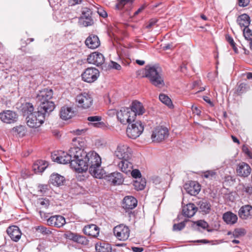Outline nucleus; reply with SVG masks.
Here are the masks:
<instances>
[{
	"mask_svg": "<svg viewBox=\"0 0 252 252\" xmlns=\"http://www.w3.org/2000/svg\"><path fill=\"white\" fill-rule=\"evenodd\" d=\"M185 226V222L182 221L177 224L173 225V229L174 231H180L183 229Z\"/></svg>",
	"mask_w": 252,
	"mask_h": 252,
	"instance_id": "nucleus-51",
	"label": "nucleus"
},
{
	"mask_svg": "<svg viewBox=\"0 0 252 252\" xmlns=\"http://www.w3.org/2000/svg\"><path fill=\"white\" fill-rule=\"evenodd\" d=\"M159 99L163 104L166 105L169 107L171 108L173 106V104L171 99L166 94H161L159 95Z\"/></svg>",
	"mask_w": 252,
	"mask_h": 252,
	"instance_id": "nucleus-44",
	"label": "nucleus"
},
{
	"mask_svg": "<svg viewBox=\"0 0 252 252\" xmlns=\"http://www.w3.org/2000/svg\"><path fill=\"white\" fill-rule=\"evenodd\" d=\"M18 118V114L11 110H4L0 113V119L4 123L9 124L14 123L17 121Z\"/></svg>",
	"mask_w": 252,
	"mask_h": 252,
	"instance_id": "nucleus-13",
	"label": "nucleus"
},
{
	"mask_svg": "<svg viewBox=\"0 0 252 252\" xmlns=\"http://www.w3.org/2000/svg\"><path fill=\"white\" fill-rule=\"evenodd\" d=\"M37 204L41 208L47 209L50 205L49 200L46 198H41L37 200Z\"/></svg>",
	"mask_w": 252,
	"mask_h": 252,
	"instance_id": "nucleus-45",
	"label": "nucleus"
},
{
	"mask_svg": "<svg viewBox=\"0 0 252 252\" xmlns=\"http://www.w3.org/2000/svg\"><path fill=\"white\" fill-rule=\"evenodd\" d=\"M65 179L64 177L59 174H52L50 178L49 183L55 186H60L63 185Z\"/></svg>",
	"mask_w": 252,
	"mask_h": 252,
	"instance_id": "nucleus-32",
	"label": "nucleus"
},
{
	"mask_svg": "<svg viewBox=\"0 0 252 252\" xmlns=\"http://www.w3.org/2000/svg\"><path fill=\"white\" fill-rule=\"evenodd\" d=\"M92 17H79L78 23L80 26L83 27H88L93 24V20Z\"/></svg>",
	"mask_w": 252,
	"mask_h": 252,
	"instance_id": "nucleus-38",
	"label": "nucleus"
},
{
	"mask_svg": "<svg viewBox=\"0 0 252 252\" xmlns=\"http://www.w3.org/2000/svg\"><path fill=\"white\" fill-rule=\"evenodd\" d=\"M106 179L108 181L114 185L122 184L124 182V177L122 174L118 172L109 174L107 176Z\"/></svg>",
	"mask_w": 252,
	"mask_h": 252,
	"instance_id": "nucleus-23",
	"label": "nucleus"
},
{
	"mask_svg": "<svg viewBox=\"0 0 252 252\" xmlns=\"http://www.w3.org/2000/svg\"><path fill=\"white\" fill-rule=\"evenodd\" d=\"M131 152V149L127 145L120 144L118 145L114 155L121 160L130 159L132 156Z\"/></svg>",
	"mask_w": 252,
	"mask_h": 252,
	"instance_id": "nucleus-10",
	"label": "nucleus"
},
{
	"mask_svg": "<svg viewBox=\"0 0 252 252\" xmlns=\"http://www.w3.org/2000/svg\"><path fill=\"white\" fill-rule=\"evenodd\" d=\"M21 110L24 115L29 116L30 114L33 113L34 107L33 105L30 102H26L22 104Z\"/></svg>",
	"mask_w": 252,
	"mask_h": 252,
	"instance_id": "nucleus-36",
	"label": "nucleus"
},
{
	"mask_svg": "<svg viewBox=\"0 0 252 252\" xmlns=\"http://www.w3.org/2000/svg\"><path fill=\"white\" fill-rule=\"evenodd\" d=\"M251 172L250 166L246 163H240L236 168L237 175L241 177H248Z\"/></svg>",
	"mask_w": 252,
	"mask_h": 252,
	"instance_id": "nucleus-22",
	"label": "nucleus"
},
{
	"mask_svg": "<svg viewBox=\"0 0 252 252\" xmlns=\"http://www.w3.org/2000/svg\"><path fill=\"white\" fill-rule=\"evenodd\" d=\"M117 117L120 122L126 125L133 122L135 119V114L130 108L122 107L117 112Z\"/></svg>",
	"mask_w": 252,
	"mask_h": 252,
	"instance_id": "nucleus-4",
	"label": "nucleus"
},
{
	"mask_svg": "<svg viewBox=\"0 0 252 252\" xmlns=\"http://www.w3.org/2000/svg\"><path fill=\"white\" fill-rule=\"evenodd\" d=\"M192 109L193 111L197 115H199L201 113V111L198 109L196 106L194 107L192 106Z\"/></svg>",
	"mask_w": 252,
	"mask_h": 252,
	"instance_id": "nucleus-63",
	"label": "nucleus"
},
{
	"mask_svg": "<svg viewBox=\"0 0 252 252\" xmlns=\"http://www.w3.org/2000/svg\"><path fill=\"white\" fill-rule=\"evenodd\" d=\"M198 205L200 211L207 214L211 210V205L209 202L206 200H201L198 202Z\"/></svg>",
	"mask_w": 252,
	"mask_h": 252,
	"instance_id": "nucleus-37",
	"label": "nucleus"
},
{
	"mask_svg": "<svg viewBox=\"0 0 252 252\" xmlns=\"http://www.w3.org/2000/svg\"><path fill=\"white\" fill-rule=\"evenodd\" d=\"M77 159L78 163L74 161L71 163L76 171L81 173L89 169L90 174L95 178L101 179L103 177V170L101 167V159L96 152H86L83 157Z\"/></svg>",
	"mask_w": 252,
	"mask_h": 252,
	"instance_id": "nucleus-1",
	"label": "nucleus"
},
{
	"mask_svg": "<svg viewBox=\"0 0 252 252\" xmlns=\"http://www.w3.org/2000/svg\"><path fill=\"white\" fill-rule=\"evenodd\" d=\"M111 66L113 68L117 70H120L121 69V66L119 64L115 62H111Z\"/></svg>",
	"mask_w": 252,
	"mask_h": 252,
	"instance_id": "nucleus-62",
	"label": "nucleus"
},
{
	"mask_svg": "<svg viewBox=\"0 0 252 252\" xmlns=\"http://www.w3.org/2000/svg\"><path fill=\"white\" fill-rule=\"evenodd\" d=\"M13 133L19 137H23L26 134V128L24 126H19L14 127L12 129Z\"/></svg>",
	"mask_w": 252,
	"mask_h": 252,
	"instance_id": "nucleus-40",
	"label": "nucleus"
},
{
	"mask_svg": "<svg viewBox=\"0 0 252 252\" xmlns=\"http://www.w3.org/2000/svg\"><path fill=\"white\" fill-rule=\"evenodd\" d=\"M243 35L245 39L247 40L252 41V32L248 28L243 29Z\"/></svg>",
	"mask_w": 252,
	"mask_h": 252,
	"instance_id": "nucleus-47",
	"label": "nucleus"
},
{
	"mask_svg": "<svg viewBox=\"0 0 252 252\" xmlns=\"http://www.w3.org/2000/svg\"><path fill=\"white\" fill-rule=\"evenodd\" d=\"M36 230L44 234H47L51 233V231L47 229V228L43 226H39Z\"/></svg>",
	"mask_w": 252,
	"mask_h": 252,
	"instance_id": "nucleus-54",
	"label": "nucleus"
},
{
	"mask_svg": "<svg viewBox=\"0 0 252 252\" xmlns=\"http://www.w3.org/2000/svg\"><path fill=\"white\" fill-rule=\"evenodd\" d=\"M38 189L41 193L44 194L49 189V186L47 185H40L38 186Z\"/></svg>",
	"mask_w": 252,
	"mask_h": 252,
	"instance_id": "nucleus-53",
	"label": "nucleus"
},
{
	"mask_svg": "<svg viewBox=\"0 0 252 252\" xmlns=\"http://www.w3.org/2000/svg\"><path fill=\"white\" fill-rule=\"evenodd\" d=\"M7 233L11 239L15 242L18 241L21 236V232L19 227L16 226L9 227L7 229Z\"/></svg>",
	"mask_w": 252,
	"mask_h": 252,
	"instance_id": "nucleus-25",
	"label": "nucleus"
},
{
	"mask_svg": "<svg viewBox=\"0 0 252 252\" xmlns=\"http://www.w3.org/2000/svg\"><path fill=\"white\" fill-rule=\"evenodd\" d=\"M145 76L148 78L151 83L158 88H161L165 85L162 75V71L158 65H147L145 68Z\"/></svg>",
	"mask_w": 252,
	"mask_h": 252,
	"instance_id": "nucleus-2",
	"label": "nucleus"
},
{
	"mask_svg": "<svg viewBox=\"0 0 252 252\" xmlns=\"http://www.w3.org/2000/svg\"><path fill=\"white\" fill-rule=\"evenodd\" d=\"M196 224L197 226L201 227L203 229H205L208 226L207 222L202 220L196 221Z\"/></svg>",
	"mask_w": 252,
	"mask_h": 252,
	"instance_id": "nucleus-56",
	"label": "nucleus"
},
{
	"mask_svg": "<svg viewBox=\"0 0 252 252\" xmlns=\"http://www.w3.org/2000/svg\"><path fill=\"white\" fill-rule=\"evenodd\" d=\"M222 219L227 224L232 225L237 222L238 217L236 214L228 211L223 214Z\"/></svg>",
	"mask_w": 252,
	"mask_h": 252,
	"instance_id": "nucleus-31",
	"label": "nucleus"
},
{
	"mask_svg": "<svg viewBox=\"0 0 252 252\" xmlns=\"http://www.w3.org/2000/svg\"><path fill=\"white\" fill-rule=\"evenodd\" d=\"M132 175V176L135 178H140L141 173L138 170H133L132 169L131 171L130 172Z\"/></svg>",
	"mask_w": 252,
	"mask_h": 252,
	"instance_id": "nucleus-57",
	"label": "nucleus"
},
{
	"mask_svg": "<svg viewBox=\"0 0 252 252\" xmlns=\"http://www.w3.org/2000/svg\"><path fill=\"white\" fill-rule=\"evenodd\" d=\"M95 249L97 252H111V247L110 244L100 242L95 245Z\"/></svg>",
	"mask_w": 252,
	"mask_h": 252,
	"instance_id": "nucleus-35",
	"label": "nucleus"
},
{
	"mask_svg": "<svg viewBox=\"0 0 252 252\" xmlns=\"http://www.w3.org/2000/svg\"><path fill=\"white\" fill-rule=\"evenodd\" d=\"M158 19L156 18H154L151 19L150 21L149 22L148 24L147 25L146 27L147 28H151L156 24V23L158 22Z\"/></svg>",
	"mask_w": 252,
	"mask_h": 252,
	"instance_id": "nucleus-58",
	"label": "nucleus"
},
{
	"mask_svg": "<svg viewBox=\"0 0 252 252\" xmlns=\"http://www.w3.org/2000/svg\"><path fill=\"white\" fill-rule=\"evenodd\" d=\"M47 166L46 163H43V161H39L34 164L33 169L36 173L42 172Z\"/></svg>",
	"mask_w": 252,
	"mask_h": 252,
	"instance_id": "nucleus-42",
	"label": "nucleus"
},
{
	"mask_svg": "<svg viewBox=\"0 0 252 252\" xmlns=\"http://www.w3.org/2000/svg\"><path fill=\"white\" fill-rule=\"evenodd\" d=\"M95 13H97L99 16H108L107 12L101 7L93 6V8L83 7L82 10V14L83 16H92L95 15Z\"/></svg>",
	"mask_w": 252,
	"mask_h": 252,
	"instance_id": "nucleus-16",
	"label": "nucleus"
},
{
	"mask_svg": "<svg viewBox=\"0 0 252 252\" xmlns=\"http://www.w3.org/2000/svg\"><path fill=\"white\" fill-rule=\"evenodd\" d=\"M129 159L121 160L117 164L118 168L126 174L129 173L133 168L132 164L129 161Z\"/></svg>",
	"mask_w": 252,
	"mask_h": 252,
	"instance_id": "nucleus-26",
	"label": "nucleus"
},
{
	"mask_svg": "<svg viewBox=\"0 0 252 252\" xmlns=\"http://www.w3.org/2000/svg\"><path fill=\"white\" fill-rule=\"evenodd\" d=\"M137 204V200L132 196H126L123 199V207L126 210L133 209Z\"/></svg>",
	"mask_w": 252,
	"mask_h": 252,
	"instance_id": "nucleus-24",
	"label": "nucleus"
},
{
	"mask_svg": "<svg viewBox=\"0 0 252 252\" xmlns=\"http://www.w3.org/2000/svg\"><path fill=\"white\" fill-rule=\"evenodd\" d=\"M88 121L90 122V125H92L96 127H101L103 123L101 122V117L98 116H90L87 118Z\"/></svg>",
	"mask_w": 252,
	"mask_h": 252,
	"instance_id": "nucleus-34",
	"label": "nucleus"
},
{
	"mask_svg": "<svg viewBox=\"0 0 252 252\" xmlns=\"http://www.w3.org/2000/svg\"><path fill=\"white\" fill-rule=\"evenodd\" d=\"M52 157L53 160L58 163L61 164L70 163L71 167L74 169V167L72 165L71 163L73 161L78 163L77 158H74V155H72V154L69 153V151H68V153L60 151L58 154L52 155Z\"/></svg>",
	"mask_w": 252,
	"mask_h": 252,
	"instance_id": "nucleus-5",
	"label": "nucleus"
},
{
	"mask_svg": "<svg viewBox=\"0 0 252 252\" xmlns=\"http://www.w3.org/2000/svg\"><path fill=\"white\" fill-rule=\"evenodd\" d=\"M168 135V129L162 126L156 127L153 131L151 139L153 142H160Z\"/></svg>",
	"mask_w": 252,
	"mask_h": 252,
	"instance_id": "nucleus-11",
	"label": "nucleus"
},
{
	"mask_svg": "<svg viewBox=\"0 0 252 252\" xmlns=\"http://www.w3.org/2000/svg\"><path fill=\"white\" fill-rule=\"evenodd\" d=\"M82 1V0H68L69 4L70 6L80 4Z\"/></svg>",
	"mask_w": 252,
	"mask_h": 252,
	"instance_id": "nucleus-60",
	"label": "nucleus"
},
{
	"mask_svg": "<svg viewBox=\"0 0 252 252\" xmlns=\"http://www.w3.org/2000/svg\"><path fill=\"white\" fill-rule=\"evenodd\" d=\"M45 119V117L41 113H39L38 110L27 117V124L31 127H38L43 123Z\"/></svg>",
	"mask_w": 252,
	"mask_h": 252,
	"instance_id": "nucleus-6",
	"label": "nucleus"
},
{
	"mask_svg": "<svg viewBox=\"0 0 252 252\" xmlns=\"http://www.w3.org/2000/svg\"><path fill=\"white\" fill-rule=\"evenodd\" d=\"M197 208L193 203H189L183 207V214L188 218L192 217L197 211Z\"/></svg>",
	"mask_w": 252,
	"mask_h": 252,
	"instance_id": "nucleus-28",
	"label": "nucleus"
},
{
	"mask_svg": "<svg viewBox=\"0 0 252 252\" xmlns=\"http://www.w3.org/2000/svg\"><path fill=\"white\" fill-rule=\"evenodd\" d=\"M133 0H117L115 7L116 9L120 10L127 3H129L131 4Z\"/></svg>",
	"mask_w": 252,
	"mask_h": 252,
	"instance_id": "nucleus-46",
	"label": "nucleus"
},
{
	"mask_svg": "<svg viewBox=\"0 0 252 252\" xmlns=\"http://www.w3.org/2000/svg\"><path fill=\"white\" fill-rule=\"evenodd\" d=\"M146 184V180L145 179H141L139 178L134 181L133 186L135 189L140 190L145 188Z\"/></svg>",
	"mask_w": 252,
	"mask_h": 252,
	"instance_id": "nucleus-39",
	"label": "nucleus"
},
{
	"mask_svg": "<svg viewBox=\"0 0 252 252\" xmlns=\"http://www.w3.org/2000/svg\"><path fill=\"white\" fill-rule=\"evenodd\" d=\"M75 115V111L71 107L64 105L61 107L60 116L62 119L67 120L72 118Z\"/></svg>",
	"mask_w": 252,
	"mask_h": 252,
	"instance_id": "nucleus-21",
	"label": "nucleus"
},
{
	"mask_svg": "<svg viewBox=\"0 0 252 252\" xmlns=\"http://www.w3.org/2000/svg\"><path fill=\"white\" fill-rule=\"evenodd\" d=\"M243 152L247 155L250 158H252V153L250 151L247 145H243L242 147Z\"/></svg>",
	"mask_w": 252,
	"mask_h": 252,
	"instance_id": "nucleus-55",
	"label": "nucleus"
},
{
	"mask_svg": "<svg viewBox=\"0 0 252 252\" xmlns=\"http://www.w3.org/2000/svg\"><path fill=\"white\" fill-rule=\"evenodd\" d=\"M86 45L90 49H96L100 45V41L97 36L91 35L86 39Z\"/></svg>",
	"mask_w": 252,
	"mask_h": 252,
	"instance_id": "nucleus-27",
	"label": "nucleus"
},
{
	"mask_svg": "<svg viewBox=\"0 0 252 252\" xmlns=\"http://www.w3.org/2000/svg\"><path fill=\"white\" fill-rule=\"evenodd\" d=\"M215 174L216 173L214 171L209 170L204 172L202 174V176L207 179H212L215 176Z\"/></svg>",
	"mask_w": 252,
	"mask_h": 252,
	"instance_id": "nucleus-50",
	"label": "nucleus"
},
{
	"mask_svg": "<svg viewBox=\"0 0 252 252\" xmlns=\"http://www.w3.org/2000/svg\"><path fill=\"white\" fill-rule=\"evenodd\" d=\"M184 188L188 193L194 196L198 194L201 189L199 184L194 181L186 184Z\"/></svg>",
	"mask_w": 252,
	"mask_h": 252,
	"instance_id": "nucleus-19",
	"label": "nucleus"
},
{
	"mask_svg": "<svg viewBox=\"0 0 252 252\" xmlns=\"http://www.w3.org/2000/svg\"><path fill=\"white\" fill-rule=\"evenodd\" d=\"M87 61L89 63L99 66L104 62V57L102 54L95 52L88 56Z\"/></svg>",
	"mask_w": 252,
	"mask_h": 252,
	"instance_id": "nucleus-17",
	"label": "nucleus"
},
{
	"mask_svg": "<svg viewBox=\"0 0 252 252\" xmlns=\"http://www.w3.org/2000/svg\"><path fill=\"white\" fill-rule=\"evenodd\" d=\"M83 231L85 234L95 237L99 234V228L95 224L87 225L84 227Z\"/></svg>",
	"mask_w": 252,
	"mask_h": 252,
	"instance_id": "nucleus-29",
	"label": "nucleus"
},
{
	"mask_svg": "<svg viewBox=\"0 0 252 252\" xmlns=\"http://www.w3.org/2000/svg\"><path fill=\"white\" fill-rule=\"evenodd\" d=\"M246 231L245 229L240 228L235 229L233 232V236L235 237H238L239 236H242L245 235Z\"/></svg>",
	"mask_w": 252,
	"mask_h": 252,
	"instance_id": "nucleus-48",
	"label": "nucleus"
},
{
	"mask_svg": "<svg viewBox=\"0 0 252 252\" xmlns=\"http://www.w3.org/2000/svg\"><path fill=\"white\" fill-rule=\"evenodd\" d=\"M226 39H227V41L230 43L231 46L232 47L234 52L235 53H237L238 49L235 46V43L232 37H231L230 36L228 35L226 36Z\"/></svg>",
	"mask_w": 252,
	"mask_h": 252,
	"instance_id": "nucleus-52",
	"label": "nucleus"
},
{
	"mask_svg": "<svg viewBox=\"0 0 252 252\" xmlns=\"http://www.w3.org/2000/svg\"><path fill=\"white\" fill-rule=\"evenodd\" d=\"M246 90V84L245 83H241L237 88L236 90V93L238 95L244 93Z\"/></svg>",
	"mask_w": 252,
	"mask_h": 252,
	"instance_id": "nucleus-49",
	"label": "nucleus"
},
{
	"mask_svg": "<svg viewBox=\"0 0 252 252\" xmlns=\"http://www.w3.org/2000/svg\"><path fill=\"white\" fill-rule=\"evenodd\" d=\"M113 232L118 240L125 241L129 236L130 230L127 226L123 224H120L114 228Z\"/></svg>",
	"mask_w": 252,
	"mask_h": 252,
	"instance_id": "nucleus-12",
	"label": "nucleus"
},
{
	"mask_svg": "<svg viewBox=\"0 0 252 252\" xmlns=\"http://www.w3.org/2000/svg\"><path fill=\"white\" fill-rule=\"evenodd\" d=\"M76 101L78 103V107L86 109L92 105L93 99L89 93H83L77 95Z\"/></svg>",
	"mask_w": 252,
	"mask_h": 252,
	"instance_id": "nucleus-8",
	"label": "nucleus"
},
{
	"mask_svg": "<svg viewBox=\"0 0 252 252\" xmlns=\"http://www.w3.org/2000/svg\"><path fill=\"white\" fill-rule=\"evenodd\" d=\"M86 145L85 140L81 137L74 138L72 139V147L69 149V153L74 155V158L83 157L85 154L84 148Z\"/></svg>",
	"mask_w": 252,
	"mask_h": 252,
	"instance_id": "nucleus-3",
	"label": "nucleus"
},
{
	"mask_svg": "<svg viewBox=\"0 0 252 252\" xmlns=\"http://www.w3.org/2000/svg\"><path fill=\"white\" fill-rule=\"evenodd\" d=\"M238 191L246 192L248 194H252V186L251 185L240 184L237 187Z\"/></svg>",
	"mask_w": 252,
	"mask_h": 252,
	"instance_id": "nucleus-43",
	"label": "nucleus"
},
{
	"mask_svg": "<svg viewBox=\"0 0 252 252\" xmlns=\"http://www.w3.org/2000/svg\"><path fill=\"white\" fill-rule=\"evenodd\" d=\"M65 236L66 238L82 244H85L86 241L84 237L71 232H67L65 234Z\"/></svg>",
	"mask_w": 252,
	"mask_h": 252,
	"instance_id": "nucleus-33",
	"label": "nucleus"
},
{
	"mask_svg": "<svg viewBox=\"0 0 252 252\" xmlns=\"http://www.w3.org/2000/svg\"><path fill=\"white\" fill-rule=\"evenodd\" d=\"M130 108L135 113V117L137 115H142L145 112L142 104L139 101L136 100L132 102Z\"/></svg>",
	"mask_w": 252,
	"mask_h": 252,
	"instance_id": "nucleus-30",
	"label": "nucleus"
},
{
	"mask_svg": "<svg viewBox=\"0 0 252 252\" xmlns=\"http://www.w3.org/2000/svg\"><path fill=\"white\" fill-rule=\"evenodd\" d=\"M47 224L49 225L54 226L57 227H61L65 223L64 218L60 215H55L50 217L47 220Z\"/></svg>",
	"mask_w": 252,
	"mask_h": 252,
	"instance_id": "nucleus-18",
	"label": "nucleus"
},
{
	"mask_svg": "<svg viewBox=\"0 0 252 252\" xmlns=\"http://www.w3.org/2000/svg\"><path fill=\"white\" fill-rule=\"evenodd\" d=\"M250 17H238L237 22L242 27L248 28L250 24Z\"/></svg>",
	"mask_w": 252,
	"mask_h": 252,
	"instance_id": "nucleus-41",
	"label": "nucleus"
},
{
	"mask_svg": "<svg viewBox=\"0 0 252 252\" xmlns=\"http://www.w3.org/2000/svg\"><path fill=\"white\" fill-rule=\"evenodd\" d=\"M144 130V126L141 121H136L128 125L126 129V134L131 138L135 139L139 137Z\"/></svg>",
	"mask_w": 252,
	"mask_h": 252,
	"instance_id": "nucleus-7",
	"label": "nucleus"
},
{
	"mask_svg": "<svg viewBox=\"0 0 252 252\" xmlns=\"http://www.w3.org/2000/svg\"><path fill=\"white\" fill-rule=\"evenodd\" d=\"M99 76V71L95 67H88L81 74L82 80L89 83L95 82Z\"/></svg>",
	"mask_w": 252,
	"mask_h": 252,
	"instance_id": "nucleus-9",
	"label": "nucleus"
},
{
	"mask_svg": "<svg viewBox=\"0 0 252 252\" xmlns=\"http://www.w3.org/2000/svg\"><path fill=\"white\" fill-rule=\"evenodd\" d=\"M250 2V0H238L239 5L242 7L246 6Z\"/></svg>",
	"mask_w": 252,
	"mask_h": 252,
	"instance_id": "nucleus-59",
	"label": "nucleus"
},
{
	"mask_svg": "<svg viewBox=\"0 0 252 252\" xmlns=\"http://www.w3.org/2000/svg\"><path fill=\"white\" fill-rule=\"evenodd\" d=\"M147 6L146 4H144L141 6L134 13V16L140 14Z\"/></svg>",
	"mask_w": 252,
	"mask_h": 252,
	"instance_id": "nucleus-61",
	"label": "nucleus"
},
{
	"mask_svg": "<svg viewBox=\"0 0 252 252\" xmlns=\"http://www.w3.org/2000/svg\"><path fill=\"white\" fill-rule=\"evenodd\" d=\"M132 249L134 252H142L143 250L142 248L139 247H132Z\"/></svg>",
	"mask_w": 252,
	"mask_h": 252,
	"instance_id": "nucleus-64",
	"label": "nucleus"
},
{
	"mask_svg": "<svg viewBox=\"0 0 252 252\" xmlns=\"http://www.w3.org/2000/svg\"><path fill=\"white\" fill-rule=\"evenodd\" d=\"M55 108V105L53 101H46L39 104L38 110L39 113H41L46 118L54 110Z\"/></svg>",
	"mask_w": 252,
	"mask_h": 252,
	"instance_id": "nucleus-14",
	"label": "nucleus"
},
{
	"mask_svg": "<svg viewBox=\"0 0 252 252\" xmlns=\"http://www.w3.org/2000/svg\"><path fill=\"white\" fill-rule=\"evenodd\" d=\"M53 93L51 89H44L37 94L36 100L40 103L51 101L53 97Z\"/></svg>",
	"mask_w": 252,
	"mask_h": 252,
	"instance_id": "nucleus-15",
	"label": "nucleus"
},
{
	"mask_svg": "<svg viewBox=\"0 0 252 252\" xmlns=\"http://www.w3.org/2000/svg\"><path fill=\"white\" fill-rule=\"evenodd\" d=\"M238 215L242 220H248L252 218V206L249 205L242 206L239 211Z\"/></svg>",
	"mask_w": 252,
	"mask_h": 252,
	"instance_id": "nucleus-20",
	"label": "nucleus"
}]
</instances>
